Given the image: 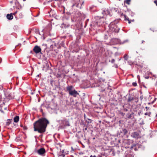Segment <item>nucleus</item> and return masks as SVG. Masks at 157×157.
I'll list each match as a JSON object with an SVG mask.
<instances>
[{
	"instance_id": "nucleus-1",
	"label": "nucleus",
	"mask_w": 157,
	"mask_h": 157,
	"mask_svg": "<svg viewBox=\"0 0 157 157\" xmlns=\"http://www.w3.org/2000/svg\"><path fill=\"white\" fill-rule=\"evenodd\" d=\"M49 123L48 121L46 118L40 119L33 124L34 131H38L41 133H44L45 131L46 127Z\"/></svg>"
},
{
	"instance_id": "nucleus-2",
	"label": "nucleus",
	"mask_w": 157,
	"mask_h": 157,
	"mask_svg": "<svg viewBox=\"0 0 157 157\" xmlns=\"http://www.w3.org/2000/svg\"><path fill=\"white\" fill-rule=\"evenodd\" d=\"M67 91L68 92L69 94L74 97H76L77 95H79V93L75 89H73L72 86H68L67 87Z\"/></svg>"
},
{
	"instance_id": "nucleus-3",
	"label": "nucleus",
	"mask_w": 157,
	"mask_h": 157,
	"mask_svg": "<svg viewBox=\"0 0 157 157\" xmlns=\"http://www.w3.org/2000/svg\"><path fill=\"white\" fill-rule=\"evenodd\" d=\"M109 27V31L112 32L118 33L120 30V29L114 22H111Z\"/></svg>"
},
{
	"instance_id": "nucleus-4",
	"label": "nucleus",
	"mask_w": 157,
	"mask_h": 157,
	"mask_svg": "<svg viewBox=\"0 0 157 157\" xmlns=\"http://www.w3.org/2000/svg\"><path fill=\"white\" fill-rule=\"evenodd\" d=\"M57 122L59 123L60 125L63 127L69 126L70 125L69 119H65L61 121H57Z\"/></svg>"
},
{
	"instance_id": "nucleus-5",
	"label": "nucleus",
	"mask_w": 157,
	"mask_h": 157,
	"mask_svg": "<svg viewBox=\"0 0 157 157\" xmlns=\"http://www.w3.org/2000/svg\"><path fill=\"white\" fill-rule=\"evenodd\" d=\"M104 18L103 17H96V21L94 22L95 25L100 26L104 22Z\"/></svg>"
},
{
	"instance_id": "nucleus-6",
	"label": "nucleus",
	"mask_w": 157,
	"mask_h": 157,
	"mask_svg": "<svg viewBox=\"0 0 157 157\" xmlns=\"http://www.w3.org/2000/svg\"><path fill=\"white\" fill-rule=\"evenodd\" d=\"M73 5L72 6L74 7L76 6L78 8L80 9L81 6L83 3L82 0H73Z\"/></svg>"
},
{
	"instance_id": "nucleus-7",
	"label": "nucleus",
	"mask_w": 157,
	"mask_h": 157,
	"mask_svg": "<svg viewBox=\"0 0 157 157\" xmlns=\"http://www.w3.org/2000/svg\"><path fill=\"white\" fill-rule=\"evenodd\" d=\"M4 96L5 97V99H7V101L8 99H10L13 98L14 93H10L9 92L6 91L4 92Z\"/></svg>"
},
{
	"instance_id": "nucleus-8",
	"label": "nucleus",
	"mask_w": 157,
	"mask_h": 157,
	"mask_svg": "<svg viewBox=\"0 0 157 157\" xmlns=\"http://www.w3.org/2000/svg\"><path fill=\"white\" fill-rule=\"evenodd\" d=\"M110 42L113 45L121 44V43L120 40L117 38L112 39L111 40Z\"/></svg>"
},
{
	"instance_id": "nucleus-9",
	"label": "nucleus",
	"mask_w": 157,
	"mask_h": 157,
	"mask_svg": "<svg viewBox=\"0 0 157 157\" xmlns=\"http://www.w3.org/2000/svg\"><path fill=\"white\" fill-rule=\"evenodd\" d=\"M45 150L44 148H41L37 151V153L40 155L44 156L45 153Z\"/></svg>"
},
{
	"instance_id": "nucleus-10",
	"label": "nucleus",
	"mask_w": 157,
	"mask_h": 157,
	"mask_svg": "<svg viewBox=\"0 0 157 157\" xmlns=\"http://www.w3.org/2000/svg\"><path fill=\"white\" fill-rule=\"evenodd\" d=\"M33 51L36 53L37 54L41 52V49L39 46L36 45L33 48Z\"/></svg>"
},
{
	"instance_id": "nucleus-11",
	"label": "nucleus",
	"mask_w": 157,
	"mask_h": 157,
	"mask_svg": "<svg viewBox=\"0 0 157 157\" xmlns=\"http://www.w3.org/2000/svg\"><path fill=\"white\" fill-rule=\"evenodd\" d=\"M7 101V99L5 98L4 95L2 96V94L0 93V103L2 102V103L4 104Z\"/></svg>"
},
{
	"instance_id": "nucleus-12",
	"label": "nucleus",
	"mask_w": 157,
	"mask_h": 157,
	"mask_svg": "<svg viewBox=\"0 0 157 157\" xmlns=\"http://www.w3.org/2000/svg\"><path fill=\"white\" fill-rule=\"evenodd\" d=\"M110 11L108 9H105L102 12V14L104 15H109Z\"/></svg>"
},
{
	"instance_id": "nucleus-13",
	"label": "nucleus",
	"mask_w": 157,
	"mask_h": 157,
	"mask_svg": "<svg viewBox=\"0 0 157 157\" xmlns=\"http://www.w3.org/2000/svg\"><path fill=\"white\" fill-rule=\"evenodd\" d=\"M132 136L134 138H138L139 136V135L137 132H135L132 134Z\"/></svg>"
},
{
	"instance_id": "nucleus-14",
	"label": "nucleus",
	"mask_w": 157,
	"mask_h": 157,
	"mask_svg": "<svg viewBox=\"0 0 157 157\" xmlns=\"http://www.w3.org/2000/svg\"><path fill=\"white\" fill-rule=\"evenodd\" d=\"M7 18L9 20H12L13 18V16L12 13L7 14L6 16Z\"/></svg>"
},
{
	"instance_id": "nucleus-15",
	"label": "nucleus",
	"mask_w": 157,
	"mask_h": 157,
	"mask_svg": "<svg viewBox=\"0 0 157 157\" xmlns=\"http://www.w3.org/2000/svg\"><path fill=\"white\" fill-rule=\"evenodd\" d=\"M19 120V117L18 116H16L14 118V121L16 123Z\"/></svg>"
},
{
	"instance_id": "nucleus-16",
	"label": "nucleus",
	"mask_w": 157,
	"mask_h": 157,
	"mask_svg": "<svg viewBox=\"0 0 157 157\" xmlns=\"http://www.w3.org/2000/svg\"><path fill=\"white\" fill-rule=\"evenodd\" d=\"M128 132V131L125 129H122V133L124 134V135L126 134Z\"/></svg>"
},
{
	"instance_id": "nucleus-17",
	"label": "nucleus",
	"mask_w": 157,
	"mask_h": 157,
	"mask_svg": "<svg viewBox=\"0 0 157 157\" xmlns=\"http://www.w3.org/2000/svg\"><path fill=\"white\" fill-rule=\"evenodd\" d=\"M124 59L126 60H127L128 59V56L126 55V54H125L124 55Z\"/></svg>"
},
{
	"instance_id": "nucleus-18",
	"label": "nucleus",
	"mask_w": 157,
	"mask_h": 157,
	"mask_svg": "<svg viewBox=\"0 0 157 157\" xmlns=\"http://www.w3.org/2000/svg\"><path fill=\"white\" fill-rule=\"evenodd\" d=\"M124 20L126 21L128 20V19H129L125 15H124Z\"/></svg>"
},
{
	"instance_id": "nucleus-19",
	"label": "nucleus",
	"mask_w": 157,
	"mask_h": 157,
	"mask_svg": "<svg viewBox=\"0 0 157 157\" xmlns=\"http://www.w3.org/2000/svg\"><path fill=\"white\" fill-rule=\"evenodd\" d=\"M151 114V112H150L149 113H145L144 114V115H148L149 116H150V115Z\"/></svg>"
},
{
	"instance_id": "nucleus-20",
	"label": "nucleus",
	"mask_w": 157,
	"mask_h": 157,
	"mask_svg": "<svg viewBox=\"0 0 157 157\" xmlns=\"http://www.w3.org/2000/svg\"><path fill=\"white\" fill-rule=\"evenodd\" d=\"M130 0H126V3L128 4L129 5L130 4Z\"/></svg>"
},
{
	"instance_id": "nucleus-21",
	"label": "nucleus",
	"mask_w": 157,
	"mask_h": 157,
	"mask_svg": "<svg viewBox=\"0 0 157 157\" xmlns=\"http://www.w3.org/2000/svg\"><path fill=\"white\" fill-rule=\"evenodd\" d=\"M132 85L133 86H137V83L136 82H134L132 83Z\"/></svg>"
},
{
	"instance_id": "nucleus-22",
	"label": "nucleus",
	"mask_w": 157,
	"mask_h": 157,
	"mask_svg": "<svg viewBox=\"0 0 157 157\" xmlns=\"http://www.w3.org/2000/svg\"><path fill=\"white\" fill-rule=\"evenodd\" d=\"M132 100H133V98H129L128 99V101H131Z\"/></svg>"
},
{
	"instance_id": "nucleus-23",
	"label": "nucleus",
	"mask_w": 157,
	"mask_h": 157,
	"mask_svg": "<svg viewBox=\"0 0 157 157\" xmlns=\"http://www.w3.org/2000/svg\"><path fill=\"white\" fill-rule=\"evenodd\" d=\"M115 60L114 59H112L111 61V63H113L115 62Z\"/></svg>"
},
{
	"instance_id": "nucleus-24",
	"label": "nucleus",
	"mask_w": 157,
	"mask_h": 157,
	"mask_svg": "<svg viewBox=\"0 0 157 157\" xmlns=\"http://www.w3.org/2000/svg\"><path fill=\"white\" fill-rule=\"evenodd\" d=\"M50 48L51 49H53V45L52 44H51V45H50Z\"/></svg>"
},
{
	"instance_id": "nucleus-25",
	"label": "nucleus",
	"mask_w": 157,
	"mask_h": 157,
	"mask_svg": "<svg viewBox=\"0 0 157 157\" xmlns=\"http://www.w3.org/2000/svg\"><path fill=\"white\" fill-rule=\"evenodd\" d=\"M154 3L156 4V6H157V0L155 1Z\"/></svg>"
},
{
	"instance_id": "nucleus-26",
	"label": "nucleus",
	"mask_w": 157,
	"mask_h": 157,
	"mask_svg": "<svg viewBox=\"0 0 157 157\" xmlns=\"http://www.w3.org/2000/svg\"><path fill=\"white\" fill-rule=\"evenodd\" d=\"M114 66L115 67H116V68H117L118 67V66L117 64H114Z\"/></svg>"
},
{
	"instance_id": "nucleus-27",
	"label": "nucleus",
	"mask_w": 157,
	"mask_h": 157,
	"mask_svg": "<svg viewBox=\"0 0 157 157\" xmlns=\"http://www.w3.org/2000/svg\"><path fill=\"white\" fill-rule=\"evenodd\" d=\"M137 78L139 79V80H140V76H139V75H137Z\"/></svg>"
},
{
	"instance_id": "nucleus-28",
	"label": "nucleus",
	"mask_w": 157,
	"mask_h": 157,
	"mask_svg": "<svg viewBox=\"0 0 157 157\" xmlns=\"http://www.w3.org/2000/svg\"><path fill=\"white\" fill-rule=\"evenodd\" d=\"M90 157H96V156L95 155L92 156V155H91Z\"/></svg>"
},
{
	"instance_id": "nucleus-29",
	"label": "nucleus",
	"mask_w": 157,
	"mask_h": 157,
	"mask_svg": "<svg viewBox=\"0 0 157 157\" xmlns=\"http://www.w3.org/2000/svg\"><path fill=\"white\" fill-rule=\"evenodd\" d=\"M0 111H1V112L3 113H4L3 111L1 109H0Z\"/></svg>"
},
{
	"instance_id": "nucleus-30",
	"label": "nucleus",
	"mask_w": 157,
	"mask_h": 157,
	"mask_svg": "<svg viewBox=\"0 0 157 157\" xmlns=\"http://www.w3.org/2000/svg\"><path fill=\"white\" fill-rule=\"evenodd\" d=\"M128 21V23L130 24L131 23V21L129 20V19H128V20H127Z\"/></svg>"
},
{
	"instance_id": "nucleus-31",
	"label": "nucleus",
	"mask_w": 157,
	"mask_h": 157,
	"mask_svg": "<svg viewBox=\"0 0 157 157\" xmlns=\"http://www.w3.org/2000/svg\"><path fill=\"white\" fill-rule=\"evenodd\" d=\"M71 148V149H72L71 151H74V149L73 148V147H72Z\"/></svg>"
},
{
	"instance_id": "nucleus-32",
	"label": "nucleus",
	"mask_w": 157,
	"mask_h": 157,
	"mask_svg": "<svg viewBox=\"0 0 157 157\" xmlns=\"http://www.w3.org/2000/svg\"><path fill=\"white\" fill-rule=\"evenodd\" d=\"M145 108H146V109H147V110L149 109V108L148 107H145Z\"/></svg>"
},
{
	"instance_id": "nucleus-33",
	"label": "nucleus",
	"mask_w": 157,
	"mask_h": 157,
	"mask_svg": "<svg viewBox=\"0 0 157 157\" xmlns=\"http://www.w3.org/2000/svg\"><path fill=\"white\" fill-rule=\"evenodd\" d=\"M62 155L63 156V157H64L65 156V155L64 154H63Z\"/></svg>"
},
{
	"instance_id": "nucleus-34",
	"label": "nucleus",
	"mask_w": 157,
	"mask_h": 157,
	"mask_svg": "<svg viewBox=\"0 0 157 157\" xmlns=\"http://www.w3.org/2000/svg\"><path fill=\"white\" fill-rule=\"evenodd\" d=\"M17 11H16V12H15V13H13V15H15V13H17Z\"/></svg>"
},
{
	"instance_id": "nucleus-35",
	"label": "nucleus",
	"mask_w": 157,
	"mask_h": 157,
	"mask_svg": "<svg viewBox=\"0 0 157 157\" xmlns=\"http://www.w3.org/2000/svg\"><path fill=\"white\" fill-rule=\"evenodd\" d=\"M146 78H148V77H146Z\"/></svg>"
},
{
	"instance_id": "nucleus-36",
	"label": "nucleus",
	"mask_w": 157,
	"mask_h": 157,
	"mask_svg": "<svg viewBox=\"0 0 157 157\" xmlns=\"http://www.w3.org/2000/svg\"><path fill=\"white\" fill-rule=\"evenodd\" d=\"M42 111H43L42 109H41V111L42 112Z\"/></svg>"
},
{
	"instance_id": "nucleus-37",
	"label": "nucleus",
	"mask_w": 157,
	"mask_h": 157,
	"mask_svg": "<svg viewBox=\"0 0 157 157\" xmlns=\"http://www.w3.org/2000/svg\"><path fill=\"white\" fill-rule=\"evenodd\" d=\"M5 109H7V108H5Z\"/></svg>"
},
{
	"instance_id": "nucleus-38",
	"label": "nucleus",
	"mask_w": 157,
	"mask_h": 157,
	"mask_svg": "<svg viewBox=\"0 0 157 157\" xmlns=\"http://www.w3.org/2000/svg\"><path fill=\"white\" fill-rule=\"evenodd\" d=\"M86 129H87V128H86L85 129V130H86Z\"/></svg>"
},
{
	"instance_id": "nucleus-39",
	"label": "nucleus",
	"mask_w": 157,
	"mask_h": 157,
	"mask_svg": "<svg viewBox=\"0 0 157 157\" xmlns=\"http://www.w3.org/2000/svg\"><path fill=\"white\" fill-rule=\"evenodd\" d=\"M156 117H157V114H156Z\"/></svg>"
},
{
	"instance_id": "nucleus-40",
	"label": "nucleus",
	"mask_w": 157,
	"mask_h": 157,
	"mask_svg": "<svg viewBox=\"0 0 157 157\" xmlns=\"http://www.w3.org/2000/svg\"><path fill=\"white\" fill-rule=\"evenodd\" d=\"M121 59H119V61H120V60H121Z\"/></svg>"
},
{
	"instance_id": "nucleus-41",
	"label": "nucleus",
	"mask_w": 157,
	"mask_h": 157,
	"mask_svg": "<svg viewBox=\"0 0 157 157\" xmlns=\"http://www.w3.org/2000/svg\"><path fill=\"white\" fill-rule=\"evenodd\" d=\"M63 152H64V151H63H63H62V153H63Z\"/></svg>"
},
{
	"instance_id": "nucleus-42",
	"label": "nucleus",
	"mask_w": 157,
	"mask_h": 157,
	"mask_svg": "<svg viewBox=\"0 0 157 157\" xmlns=\"http://www.w3.org/2000/svg\"><path fill=\"white\" fill-rule=\"evenodd\" d=\"M77 136V134H76V136Z\"/></svg>"
},
{
	"instance_id": "nucleus-43",
	"label": "nucleus",
	"mask_w": 157,
	"mask_h": 157,
	"mask_svg": "<svg viewBox=\"0 0 157 157\" xmlns=\"http://www.w3.org/2000/svg\"><path fill=\"white\" fill-rule=\"evenodd\" d=\"M143 42H144V41H143H143H142V43H143Z\"/></svg>"
},
{
	"instance_id": "nucleus-44",
	"label": "nucleus",
	"mask_w": 157,
	"mask_h": 157,
	"mask_svg": "<svg viewBox=\"0 0 157 157\" xmlns=\"http://www.w3.org/2000/svg\"><path fill=\"white\" fill-rule=\"evenodd\" d=\"M32 51H31L30 52H31V53H32Z\"/></svg>"
},
{
	"instance_id": "nucleus-45",
	"label": "nucleus",
	"mask_w": 157,
	"mask_h": 157,
	"mask_svg": "<svg viewBox=\"0 0 157 157\" xmlns=\"http://www.w3.org/2000/svg\"><path fill=\"white\" fill-rule=\"evenodd\" d=\"M145 88H146V87H145V86H144Z\"/></svg>"
},
{
	"instance_id": "nucleus-46",
	"label": "nucleus",
	"mask_w": 157,
	"mask_h": 157,
	"mask_svg": "<svg viewBox=\"0 0 157 157\" xmlns=\"http://www.w3.org/2000/svg\"><path fill=\"white\" fill-rule=\"evenodd\" d=\"M23 1H25V0H23Z\"/></svg>"
}]
</instances>
